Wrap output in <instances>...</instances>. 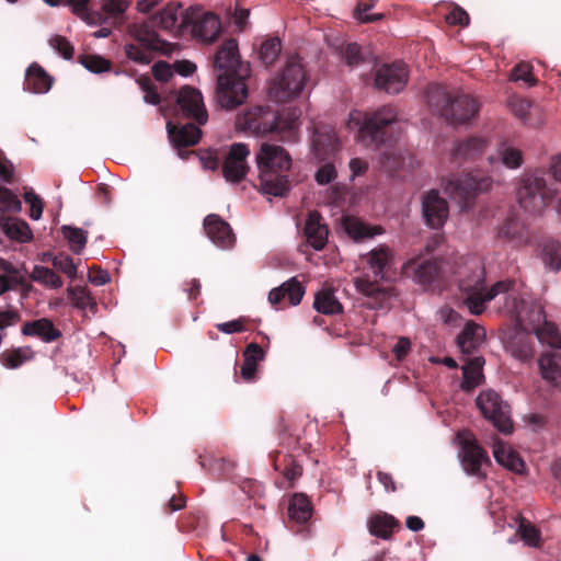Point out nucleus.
<instances>
[{"instance_id": "de8ad7c7", "label": "nucleus", "mask_w": 561, "mask_h": 561, "mask_svg": "<svg viewBox=\"0 0 561 561\" xmlns=\"http://www.w3.org/2000/svg\"><path fill=\"white\" fill-rule=\"evenodd\" d=\"M158 49L159 48H147L140 44H129L125 47L127 57L141 65L150 64L153 58V50Z\"/></svg>"}, {"instance_id": "5fc2aeb1", "label": "nucleus", "mask_w": 561, "mask_h": 561, "mask_svg": "<svg viewBox=\"0 0 561 561\" xmlns=\"http://www.w3.org/2000/svg\"><path fill=\"white\" fill-rule=\"evenodd\" d=\"M55 268L61 271L69 278L73 279L77 276V266L69 255L58 254L53 259Z\"/></svg>"}, {"instance_id": "1a4fd4ad", "label": "nucleus", "mask_w": 561, "mask_h": 561, "mask_svg": "<svg viewBox=\"0 0 561 561\" xmlns=\"http://www.w3.org/2000/svg\"><path fill=\"white\" fill-rule=\"evenodd\" d=\"M275 114L268 106H253L236 117V128L256 137L273 134L275 128Z\"/></svg>"}, {"instance_id": "7c9ffc66", "label": "nucleus", "mask_w": 561, "mask_h": 561, "mask_svg": "<svg viewBox=\"0 0 561 561\" xmlns=\"http://www.w3.org/2000/svg\"><path fill=\"white\" fill-rule=\"evenodd\" d=\"M51 88V78L38 65H31L25 75V89L33 93H46Z\"/></svg>"}, {"instance_id": "f704fd0d", "label": "nucleus", "mask_w": 561, "mask_h": 561, "mask_svg": "<svg viewBox=\"0 0 561 561\" xmlns=\"http://www.w3.org/2000/svg\"><path fill=\"white\" fill-rule=\"evenodd\" d=\"M397 520L388 514H377L368 519V530L370 535L388 539L397 526Z\"/></svg>"}, {"instance_id": "a19ab883", "label": "nucleus", "mask_w": 561, "mask_h": 561, "mask_svg": "<svg viewBox=\"0 0 561 561\" xmlns=\"http://www.w3.org/2000/svg\"><path fill=\"white\" fill-rule=\"evenodd\" d=\"M180 3H169L163 10L156 16V24L163 30H173L178 26L180 16L183 19L185 12H180ZM183 23V21L181 22ZM183 26L182 24H180Z\"/></svg>"}, {"instance_id": "412c9836", "label": "nucleus", "mask_w": 561, "mask_h": 561, "mask_svg": "<svg viewBox=\"0 0 561 561\" xmlns=\"http://www.w3.org/2000/svg\"><path fill=\"white\" fill-rule=\"evenodd\" d=\"M492 451L495 461L515 473H524L525 462L519 455L505 442L494 438Z\"/></svg>"}, {"instance_id": "e2e57ef3", "label": "nucleus", "mask_w": 561, "mask_h": 561, "mask_svg": "<svg viewBox=\"0 0 561 561\" xmlns=\"http://www.w3.org/2000/svg\"><path fill=\"white\" fill-rule=\"evenodd\" d=\"M377 1L378 0H370V3H359L355 9V16L363 23H368L381 19V14L370 15L367 13Z\"/></svg>"}, {"instance_id": "bb28decb", "label": "nucleus", "mask_w": 561, "mask_h": 561, "mask_svg": "<svg viewBox=\"0 0 561 561\" xmlns=\"http://www.w3.org/2000/svg\"><path fill=\"white\" fill-rule=\"evenodd\" d=\"M167 130L171 142L179 149L196 145L202 136L201 129L194 124L176 127L171 122H168Z\"/></svg>"}, {"instance_id": "6e6552de", "label": "nucleus", "mask_w": 561, "mask_h": 561, "mask_svg": "<svg viewBox=\"0 0 561 561\" xmlns=\"http://www.w3.org/2000/svg\"><path fill=\"white\" fill-rule=\"evenodd\" d=\"M459 446L458 456L466 473L484 479L485 469L490 466L488 454L478 445L472 433L459 432L456 437Z\"/></svg>"}, {"instance_id": "f8f14e48", "label": "nucleus", "mask_w": 561, "mask_h": 561, "mask_svg": "<svg viewBox=\"0 0 561 561\" xmlns=\"http://www.w3.org/2000/svg\"><path fill=\"white\" fill-rule=\"evenodd\" d=\"M476 404L483 416L490 420L502 433H510L512 422L510 419L508 405L493 390H485L479 393Z\"/></svg>"}, {"instance_id": "c756f323", "label": "nucleus", "mask_w": 561, "mask_h": 561, "mask_svg": "<svg viewBox=\"0 0 561 561\" xmlns=\"http://www.w3.org/2000/svg\"><path fill=\"white\" fill-rule=\"evenodd\" d=\"M483 365L484 359L481 356H473L465 362V364L461 367L463 375L461 388L463 390L470 391L482 383L484 379V376L482 374Z\"/></svg>"}, {"instance_id": "680f3d73", "label": "nucleus", "mask_w": 561, "mask_h": 561, "mask_svg": "<svg viewBox=\"0 0 561 561\" xmlns=\"http://www.w3.org/2000/svg\"><path fill=\"white\" fill-rule=\"evenodd\" d=\"M83 66L91 72L100 73L108 70L110 62L100 56H88L82 61Z\"/></svg>"}, {"instance_id": "2eb2a0df", "label": "nucleus", "mask_w": 561, "mask_h": 561, "mask_svg": "<svg viewBox=\"0 0 561 561\" xmlns=\"http://www.w3.org/2000/svg\"><path fill=\"white\" fill-rule=\"evenodd\" d=\"M249 156L250 149L245 144L236 142L230 146L222 164V174L227 182L239 183L245 178L249 171Z\"/></svg>"}, {"instance_id": "0e129e2a", "label": "nucleus", "mask_w": 561, "mask_h": 561, "mask_svg": "<svg viewBox=\"0 0 561 561\" xmlns=\"http://www.w3.org/2000/svg\"><path fill=\"white\" fill-rule=\"evenodd\" d=\"M446 21L451 25L467 26L469 24V15L463 9L456 7L447 14Z\"/></svg>"}, {"instance_id": "3c124183", "label": "nucleus", "mask_w": 561, "mask_h": 561, "mask_svg": "<svg viewBox=\"0 0 561 561\" xmlns=\"http://www.w3.org/2000/svg\"><path fill=\"white\" fill-rule=\"evenodd\" d=\"M67 293L69 296V299L71 301V305L75 308L78 309H87L89 307H92V298L90 297V294L88 290L83 287H68Z\"/></svg>"}, {"instance_id": "864d4df0", "label": "nucleus", "mask_w": 561, "mask_h": 561, "mask_svg": "<svg viewBox=\"0 0 561 561\" xmlns=\"http://www.w3.org/2000/svg\"><path fill=\"white\" fill-rule=\"evenodd\" d=\"M285 294L289 299L291 306H297L300 304L305 289L301 284L297 280L296 277H291L287 282L284 283Z\"/></svg>"}, {"instance_id": "aec40b11", "label": "nucleus", "mask_w": 561, "mask_h": 561, "mask_svg": "<svg viewBox=\"0 0 561 561\" xmlns=\"http://www.w3.org/2000/svg\"><path fill=\"white\" fill-rule=\"evenodd\" d=\"M204 229L209 240L218 248L230 249L234 244V234L228 222L218 215L210 214L204 219Z\"/></svg>"}, {"instance_id": "79ce46f5", "label": "nucleus", "mask_w": 561, "mask_h": 561, "mask_svg": "<svg viewBox=\"0 0 561 561\" xmlns=\"http://www.w3.org/2000/svg\"><path fill=\"white\" fill-rule=\"evenodd\" d=\"M425 98L428 105L440 116L442 112L446 110L451 99L445 89L437 83L428 85Z\"/></svg>"}, {"instance_id": "338daca9", "label": "nucleus", "mask_w": 561, "mask_h": 561, "mask_svg": "<svg viewBox=\"0 0 561 561\" xmlns=\"http://www.w3.org/2000/svg\"><path fill=\"white\" fill-rule=\"evenodd\" d=\"M438 319L448 325H458L460 321L459 314L449 307H443L437 311Z\"/></svg>"}, {"instance_id": "09e8293b", "label": "nucleus", "mask_w": 561, "mask_h": 561, "mask_svg": "<svg viewBox=\"0 0 561 561\" xmlns=\"http://www.w3.org/2000/svg\"><path fill=\"white\" fill-rule=\"evenodd\" d=\"M282 50V44L278 38H270L262 43L259 51L260 59L266 64H273Z\"/></svg>"}, {"instance_id": "f03ea898", "label": "nucleus", "mask_w": 561, "mask_h": 561, "mask_svg": "<svg viewBox=\"0 0 561 561\" xmlns=\"http://www.w3.org/2000/svg\"><path fill=\"white\" fill-rule=\"evenodd\" d=\"M397 111L391 106H382L373 114L353 110L346 119V128L357 134V141L366 147L375 146L379 149L381 165L392 170L400 165L399 149L393 145H386L381 129L397 121Z\"/></svg>"}, {"instance_id": "a878e982", "label": "nucleus", "mask_w": 561, "mask_h": 561, "mask_svg": "<svg viewBox=\"0 0 561 561\" xmlns=\"http://www.w3.org/2000/svg\"><path fill=\"white\" fill-rule=\"evenodd\" d=\"M485 339V331L474 322H467L463 330L457 337V344L461 353L470 355L478 350Z\"/></svg>"}, {"instance_id": "72a5a7b5", "label": "nucleus", "mask_w": 561, "mask_h": 561, "mask_svg": "<svg viewBox=\"0 0 561 561\" xmlns=\"http://www.w3.org/2000/svg\"><path fill=\"white\" fill-rule=\"evenodd\" d=\"M24 335L38 336L43 341L50 342L58 337L59 332L54 328L53 323L47 319H39L25 323L22 328Z\"/></svg>"}, {"instance_id": "0eeeda50", "label": "nucleus", "mask_w": 561, "mask_h": 561, "mask_svg": "<svg viewBox=\"0 0 561 561\" xmlns=\"http://www.w3.org/2000/svg\"><path fill=\"white\" fill-rule=\"evenodd\" d=\"M443 186L445 193L465 209L478 194L491 188L492 179L477 173L450 175L444 180Z\"/></svg>"}, {"instance_id": "423d86ee", "label": "nucleus", "mask_w": 561, "mask_h": 561, "mask_svg": "<svg viewBox=\"0 0 561 561\" xmlns=\"http://www.w3.org/2000/svg\"><path fill=\"white\" fill-rule=\"evenodd\" d=\"M307 83L308 76L301 59L291 56L272 81L270 94L277 100H291L302 93Z\"/></svg>"}, {"instance_id": "37998d69", "label": "nucleus", "mask_w": 561, "mask_h": 561, "mask_svg": "<svg viewBox=\"0 0 561 561\" xmlns=\"http://www.w3.org/2000/svg\"><path fill=\"white\" fill-rule=\"evenodd\" d=\"M497 158L508 169H517L523 163V152L508 142L499 146Z\"/></svg>"}, {"instance_id": "c9c22d12", "label": "nucleus", "mask_w": 561, "mask_h": 561, "mask_svg": "<svg viewBox=\"0 0 561 561\" xmlns=\"http://www.w3.org/2000/svg\"><path fill=\"white\" fill-rule=\"evenodd\" d=\"M313 307L323 314H335L342 311V305L330 288H323L314 296Z\"/></svg>"}, {"instance_id": "2f4dec72", "label": "nucleus", "mask_w": 561, "mask_h": 561, "mask_svg": "<svg viewBox=\"0 0 561 561\" xmlns=\"http://www.w3.org/2000/svg\"><path fill=\"white\" fill-rule=\"evenodd\" d=\"M488 141L483 137H470L453 150L451 156L455 160H469L480 156L486 148Z\"/></svg>"}, {"instance_id": "052dcab7", "label": "nucleus", "mask_w": 561, "mask_h": 561, "mask_svg": "<svg viewBox=\"0 0 561 561\" xmlns=\"http://www.w3.org/2000/svg\"><path fill=\"white\" fill-rule=\"evenodd\" d=\"M336 169L332 163L321 165L316 172L314 179L318 184L325 185L336 178Z\"/></svg>"}, {"instance_id": "f3484780", "label": "nucleus", "mask_w": 561, "mask_h": 561, "mask_svg": "<svg viewBox=\"0 0 561 561\" xmlns=\"http://www.w3.org/2000/svg\"><path fill=\"white\" fill-rule=\"evenodd\" d=\"M176 103L186 118L195 119L203 125L208 119L202 93L192 87H183L176 96Z\"/></svg>"}, {"instance_id": "6e6d98bb", "label": "nucleus", "mask_w": 561, "mask_h": 561, "mask_svg": "<svg viewBox=\"0 0 561 561\" xmlns=\"http://www.w3.org/2000/svg\"><path fill=\"white\" fill-rule=\"evenodd\" d=\"M510 79L512 81H523L527 85L531 87L536 84V79L531 73V66L528 64L517 65L511 72Z\"/></svg>"}, {"instance_id": "c85d7f7f", "label": "nucleus", "mask_w": 561, "mask_h": 561, "mask_svg": "<svg viewBox=\"0 0 561 561\" xmlns=\"http://www.w3.org/2000/svg\"><path fill=\"white\" fill-rule=\"evenodd\" d=\"M342 227L346 234L354 241H363L382 233L380 227L368 226L353 216H344L342 218Z\"/></svg>"}, {"instance_id": "5701e85b", "label": "nucleus", "mask_w": 561, "mask_h": 561, "mask_svg": "<svg viewBox=\"0 0 561 561\" xmlns=\"http://www.w3.org/2000/svg\"><path fill=\"white\" fill-rule=\"evenodd\" d=\"M305 234L308 243L317 251L324 248L328 242L329 230L322 222V218L317 211H311L305 226Z\"/></svg>"}, {"instance_id": "4468645a", "label": "nucleus", "mask_w": 561, "mask_h": 561, "mask_svg": "<svg viewBox=\"0 0 561 561\" xmlns=\"http://www.w3.org/2000/svg\"><path fill=\"white\" fill-rule=\"evenodd\" d=\"M365 266L373 273L376 280H390L392 271L397 263L394 251L386 245L379 244L362 256Z\"/></svg>"}, {"instance_id": "bf43d9fd", "label": "nucleus", "mask_w": 561, "mask_h": 561, "mask_svg": "<svg viewBox=\"0 0 561 561\" xmlns=\"http://www.w3.org/2000/svg\"><path fill=\"white\" fill-rule=\"evenodd\" d=\"M24 199L31 207L30 217L33 220H38L43 214V202L39 196L33 191H26L24 193Z\"/></svg>"}, {"instance_id": "49530a36", "label": "nucleus", "mask_w": 561, "mask_h": 561, "mask_svg": "<svg viewBox=\"0 0 561 561\" xmlns=\"http://www.w3.org/2000/svg\"><path fill=\"white\" fill-rule=\"evenodd\" d=\"M33 351L31 347H18L11 352L3 353L0 360L7 368H18L27 359L32 358Z\"/></svg>"}, {"instance_id": "ddd939ff", "label": "nucleus", "mask_w": 561, "mask_h": 561, "mask_svg": "<svg viewBox=\"0 0 561 561\" xmlns=\"http://www.w3.org/2000/svg\"><path fill=\"white\" fill-rule=\"evenodd\" d=\"M217 101L227 110L236 108L243 104L248 98V89L240 76L218 75Z\"/></svg>"}, {"instance_id": "393cba45", "label": "nucleus", "mask_w": 561, "mask_h": 561, "mask_svg": "<svg viewBox=\"0 0 561 561\" xmlns=\"http://www.w3.org/2000/svg\"><path fill=\"white\" fill-rule=\"evenodd\" d=\"M215 67L224 72L221 75L237 76V67L239 66L238 45L233 39L225 42L214 60Z\"/></svg>"}, {"instance_id": "cd10ccee", "label": "nucleus", "mask_w": 561, "mask_h": 561, "mask_svg": "<svg viewBox=\"0 0 561 561\" xmlns=\"http://www.w3.org/2000/svg\"><path fill=\"white\" fill-rule=\"evenodd\" d=\"M541 377L552 386L561 389V352H549L539 359Z\"/></svg>"}, {"instance_id": "4be33fe9", "label": "nucleus", "mask_w": 561, "mask_h": 561, "mask_svg": "<svg viewBox=\"0 0 561 561\" xmlns=\"http://www.w3.org/2000/svg\"><path fill=\"white\" fill-rule=\"evenodd\" d=\"M354 285L358 293L374 299V302L369 304L370 308H380L392 297L390 288L381 287L377 282L365 276L356 277Z\"/></svg>"}, {"instance_id": "e433bc0d", "label": "nucleus", "mask_w": 561, "mask_h": 561, "mask_svg": "<svg viewBox=\"0 0 561 561\" xmlns=\"http://www.w3.org/2000/svg\"><path fill=\"white\" fill-rule=\"evenodd\" d=\"M312 144L316 154L321 157L322 154L335 151L339 146V139L331 127H324L323 130L316 133Z\"/></svg>"}, {"instance_id": "774afa93", "label": "nucleus", "mask_w": 561, "mask_h": 561, "mask_svg": "<svg viewBox=\"0 0 561 561\" xmlns=\"http://www.w3.org/2000/svg\"><path fill=\"white\" fill-rule=\"evenodd\" d=\"M152 73L157 80L162 82H167L173 76L171 67L162 61L153 65Z\"/></svg>"}, {"instance_id": "20e7f679", "label": "nucleus", "mask_w": 561, "mask_h": 561, "mask_svg": "<svg viewBox=\"0 0 561 561\" xmlns=\"http://www.w3.org/2000/svg\"><path fill=\"white\" fill-rule=\"evenodd\" d=\"M261 192L264 195L282 197L290 187L287 172L291 167V157L279 145L262 142L255 153Z\"/></svg>"}, {"instance_id": "69168bd1", "label": "nucleus", "mask_w": 561, "mask_h": 561, "mask_svg": "<svg viewBox=\"0 0 561 561\" xmlns=\"http://www.w3.org/2000/svg\"><path fill=\"white\" fill-rule=\"evenodd\" d=\"M243 358L257 366V364L264 358V351L260 345L251 343L247 346L243 353Z\"/></svg>"}, {"instance_id": "a211bd4d", "label": "nucleus", "mask_w": 561, "mask_h": 561, "mask_svg": "<svg viewBox=\"0 0 561 561\" xmlns=\"http://www.w3.org/2000/svg\"><path fill=\"white\" fill-rule=\"evenodd\" d=\"M478 112L476 101L468 94H460L450 99L448 106L442 112V117L451 125H461L469 122Z\"/></svg>"}, {"instance_id": "ea45409f", "label": "nucleus", "mask_w": 561, "mask_h": 561, "mask_svg": "<svg viewBox=\"0 0 561 561\" xmlns=\"http://www.w3.org/2000/svg\"><path fill=\"white\" fill-rule=\"evenodd\" d=\"M541 260L547 268L553 272L561 270V242L547 240L542 243Z\"/></svg>"}, {"instance_id": "603ef678", "label": "nucleus", "mask_w": 561, "mask_h": 561, "mask_svg": "<svg viewBox=\"0 0 561 561\" xmlns=\"http://www.w3.org/2000/svg\"><path fill=\"white\" fill-rule=\"evenodd\" d=\"M517 533L525 545L529 547H538L540 545V531L534 525L522 522L517 528Z\"/></svg>"}, {"instance_id": "b1692460", "label": "nucleus", "mask_w": 561, "mask_h": 561, "mask_svg": "<svg viewBox=\"0 0 561 561\" xmlns=\"http://www.w3.org/2000/svg\"><path fill=\"white\" fill-rule=\"evenodd\" d=\"M301 111L293 107L279 112L275 115V128L273 134H279L285 140H294L296 130L300 126Z\"/></svg>"}, {"instance_id": "13d9d810", "label": "nucleus", "mask_w": 561, "mask_h": 561, "mask_svg": "<svg viewBox=\"0 0 561 561\" xmlns=\"http://www.w3.org/2000/svg\"><path fill=\"white\" fill-rule=\"evenodd\" d=\"M510 107L512 112L519 118L526 121L527 115L531 108V104L528 100L519 98V96H512L510 99Z\"/></svg>"}, {"instance_id": "58836bf2", "label": "nucleus", "mask_w": 561, "mask_h": 561, "mask_svg": "<svg viewBox=\"0 0 561 561\" xmlns=\"http://www.w3.org/2000/svg\"><path fill=\"white\" fill-rule=\"evenodd\" d=\"M311 503L304 494H295L288 506V516L297 523H306L311 517Z\"/></svg>"}, {"instance_id": "a18cd8bd", "label": "nucleus", "mask_w": 561, "mask_h": 561, "mask_svg": "<svg viewBox=\"0 0 561 561\" xmlns=\"http://www.w3.org/2000/svg\"><path fill=\"white\" fill-rule=\"evenodd\" d=\"M31 277L34 282L49 288L57 289L62 286L61 278L54 271L45 266H34Z\"/></svg>"}, {"instance_id": "9d476101", "label": "nucleus", "mask_w": 561, "mask_h": 561, "mask_svg": "<svg viewBox=\"0 0 561 561\" xmlns=\"http://www.w3.org/2000/svg\"><path fill=\"white\" fill-rule=\"evenodd\" d=\"M192 25V35L202 42L213 43L221 33L220 19L211 12H203L199 7H191L183 15L182 25Z\"/></svg>"}, {"instance_id": "4c0bfd02", "label": "nucleus", "mask_w": 561, "mask_h": 561, "mask_svg": "<svg viewBox=\"0 0 561 561\" xmlns=\"http://www.w3.org/2000/svg\"><path fill=\"white\" fill-rule=\"evenodd\" d=\"M129 33L138 44L147 48H161V42L157 33L147 23L131 24Z\"/></svg>"}, {"instance_id": "4d7b16f0", "label": "nucleus", "mask_w": 561, "mask_h": 561, "mask_svg": "<svg viewBox=\"0 0 561 561\" xmlns=\"http://www.w3.org/2000/svg\"><path fill=\"white\" fill-rule=\"evenodd\" d=\"M49 45L65 59H70L72 57L73 48L65 37L54 35L49 38Z\"/></svg>"}, {"instance_id": "9b49d317", "label": "nucleus", "mask_w": 561, "mask_h": 561, "mask_svg": "<svg viewBox=\"0 0 561 561\" xmlns=\"http://www.w3.org/2000/svg\"><path fill=\"white\" fill-rule=\"evenodd\" d=\"M71 12L89 25H96L102 21V13L91 8L92 0H65ZM101 9L110 16L116 18L126 12L129 7L127 0H99Z\"/></svg>"}, {"instance_id": "6ab92c4d", "label": "nucleus", "mask_w": 561, "mask_h": 561, "mask_svg": "<svg viewBox=\"0 0 561 561\" xmlns=\"http://www.w3.org/2000/svg\"><path fill=\"white\" fill-rule=\"evenodd\" d=\"M422 211L428 226L440 228L448 218L447 202L437 191H430L422 199Z\"/></svg>"}, {"instance_id": "8fccbe9b", "label": "nucleus", "mask_w": 561, "mask_h": 561, "mask_svg": "<svg viewBox=\"0 0 561 561\" xmlns=\"http://www.w3.org/2000/svg\"><path fill=\"white\" fill-rule=\"evenodd\" d=\"M22 208L19 197L9 188L0 186V211L18 213Z\"/></svg>"}, {"instance_id": "dca6fc26", "label": "nucleus", "mask_w": 561, "mask_h": 561, "mask_svg": "<svg viewBox=\"0 0 561 561\" xmlns=\"http://www.w3.org/2000/svg\"><path fill=\"white\" fill-rule=\"evenodd\" d=\"M408 69L404 64L383 65L377 70L375 84L387 93H399L408 82Z\"/></svg>"}, {"instance_id": "39448f33", "label": "nucleus", "mask_w": 561, "mask_h": 561, "mask_svg": "<svg viewBox=\"0 0 561 561\" xmlns=\"http://www.w3.org/2000/svg\"><path fill=\"white\" fill-rule=\"evenodd\" d=\"M558 188L542 172H534L522 179L517 192L519 205L528 213L541 211L554 197Z\"/></svg>"}, {"instance_id": "c03bdc74", "label": "nucleus", "mask_w": 561, "mask_h": 561, "mask_svg": "<svg viewBox=\"0 0 561 561\" xmlns=\"http://www.w3.org/2000/svg\"><path fill=\"white\" fill-rule=\"evenodd\" d=\"M61 231L69 243L70 250L76 254L81 253L88 241V232L82 228L66 225L61 227Z\"/></svg>"}, {"instance_id": "f257e3e1", "label": "nucleus", "mask_w": 561, "mask_h": 561, "mask_svg": "<svg viewBox=\"0 0 561 561\" xmlns=\"http://www.w3.org/2000/svg\"><path fill=\"white\" fill-rule=\"evenodd\" d=\"M460 287L467 295L463 304L471 314H481L488 302L495 301L499 311L516 322L506 342V350L514 358L527 362L533 357L534 336L541 345L561 350L558 329L546 320L542 306L528 298L516 280H497L488 288L484 265L473 260L461 271Z\"/></svg>"}, {"instance_id": "473e14b6", "label": "nucleus", "mask_w": 561, "mask_h": 561, "mask_svg": "<svg viewBox=\"0 0 561 561\" xmlns=\"http://www.w3.org/2000/svg\"><path fill=\"white\" fill-rule=\"evenodd\" d=\"M0 227L2 231L12 240L26 242L32 238V231L28 225L14 217H1Z\"/></svg>"}, {"instance_id": "7ed1b4c3", "label": "nucleus", "mask_w": 561, "mask_h": 561, "mask_svg": "<svg viewBox=\"0 0 561 561\" xmlns=\"http://www.w3.org/2000/svg\"><path fill=\"white\" fill-rule=\"evenodd\" d=\"M442 243L443 239L440 237L435 236L431 238L422 252L403 263L402 274L421 285L432 283L436 277H451L458 284L459 289L465 293L460 287L461 271L465 270V266L471 264L473 260H478L481 263L482 261L479 256L461 255L457 256L453 263L440 262L432 256V253Z\"/></svg>"}]
</instances>
